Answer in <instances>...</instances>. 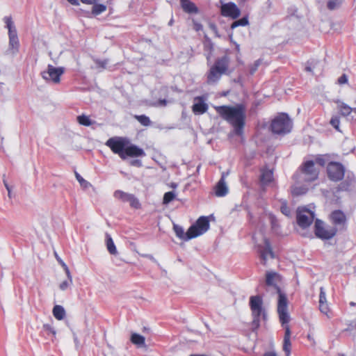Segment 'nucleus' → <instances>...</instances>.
<instances>
[{
	"label": "nucleus",
	"mask_w": 356,
	"mask_h": 356,
	"mask_svg": "<svg viewBox=\"0 0 356 356\" xmlns=\"http://www.w3.org/2000/svg\"><path fill=\"white\" fill-rule=\"evenodd\" d=\"M343 0H327V8L330 10L339 8Z\"/></svg>",
	"instance_id": "c756f323"
},
{
	"label": "nucleus",
	"mask_w": 356,
	"mask_h": 356,
	"mask_svg": "<svg viewBox=\"0 0 356 356\" xmlns=\"http://www.w3.org/2000/svg\"><path fill=\"white\" fill-rule=\"evenodd\" d=\"M280 280V276L277 273L274 272H268L266 275V284L268 286H276L277 283Z\"/></svg>",
	"instance_id": "5701e85b"
},
{
	"label": "nucleus",
	"mask_w": 356,
	"mask_h": 356,
	"mask_svg": "<svg viewBox=\"0 0 356 356\" xmlns=\"http://www.w3.org/2000/svg\"><path fill=\"white\" fill-rule=\"evenodd\" d=\"M106 245L108 252L111 254L116 255L118 254L117 248L110 234H106Z\"/></svg>",
	"instance_id": "a878e982"
},
{
	"label": "nucleus",
	"mask_w": 356,
	"mask_h": 356,
	"mask_svg": "<svg viewBox=\"0 0 356 356\" xmlns=\"http://www.w3.org/2000/svg\"><path fill=\"white\" fill-rule=\"evenodd\" d=\"M273 179V172L270 170L263 169L261 174V182L262 185L266 186Z\"/></svg>",
	"instance_id": "4be33fe9"
},
{
	"label": "nucleus",
	"mask_w": 356,
	"mask_h": 356,
	"mask_svg": "<svg viewBox=\"0 0 356 356\" xmlns=\"http://www.w3.org/2000/svg\"><path fill=\"white\" fill-rule=\"evenodd\" d=\"M128 202L129 203L130 206L134 209H139L140 207L139 200L132 194L131 195Z\"/></svg>",
	"instance_id": "4c0bfd02"
},
{
	"label": "nucleus",
	"mask_w": 356,
	"mask_h": 356,
	"mask_svg": "<svg viewBox=\"0 0 356 356\" xmlns=\"http://www.w3.org/2000/svg\"><path fill=\"white\" fill-rule=\"evenodd\" d=\"M63 267L66 273V275H67V280H65V281H63L60 284H59V288L61 291H65L67 290L68 288H70L72 284V275H71V273H70V271L68 268V267L67 266V265L65 264H63Z\"/></svg>",
	"instance_id": "412c9836"
},
{
	"label": "nucleus",
	"mask_w": 356,
	"mask_h": 356,
	"mask_svg": "<svg viewBox=\"0 0 356 356\" xmlns=\"http://www.w3.org/2000/svg\"><path fill=\"white\" fill-rule=\"evenodd\" d=\"M181 6L183 10L188 13H197V9L195 4L189 0H180Z\"/></svg>",
	"instance_id": "393cba45"
},
{
	"label": "nucleus",
	"mask_w": 356,
	"mask_h": 356,
	"mask_svg": "<svg viewBox=\"0 0 356 356\" xmlns=\"http://www.w3.org/2000/svg\"><path fill=\"white\" fill-rule=\"evenodd\" d=\"M352 113H354L356 114V108H353Z\"/></svg>",
	"instance_id": "052dcab7"
},
{
	"label": "nucleus",
	"mask_w": 356,
	"mask_h": 356,
	"mask_svg": "<svg viewBox=\"0 0 356 356\" xmlns=\"http://www.w3.org/2000/svg\"><path fill=\"white\" fill-rule=\"evenodd\" d=\"M308 338H309V339H312V337H310V335H308Z\"/></svg>",
	"instance_id": "69168bd1"
},
{
	"label": "nucleus",
	"mask_w": 356,
	"mask_h": 356,
	"mask_svg": "<svg viewBox=\"0 0 356 356\" xmlns=\"http://www.w3.org/2000/svg\"><path fill=\"white\" fill-rule=\"evenodd\" d=\"M229 192L228 186L225 181V175L223 173L220 179L214 187V193L217 197H224Z\"/></svg>",
	"instance_id": "a211bd4d"
},
{
	"label": "nucleus",
	"mask_w": 356,
	"mask_h": 356,
	"mask_svg": "<svg viewBox=\"0 0 356 356\" xmlns=\"http://www.w3.org/2000/svg\"><path fill=\"white\" fill-rule=\"evenodd\" d=\"M143 256L146 258H148L149 259H150L153 261H156V259H154V257L151 254H143Z\"/></svg>",
	"instance_id": "5fc2aeb1"
},
{
	"label": "nucleus",
	"mask_w": 356,
	"mask_h": 356,
	"mask_svg": "<svg viewBox=\"0 0 356 356\" xmlns=\"http://www.w3.org/2000/svg\"><path fill=\"white\" fill-rule=\"evenodd\" d=\"M52 313L54 316L58 321L63 320L65 316V310L61 305H56L54 307Z\"/></svg>",
	"instance_id": "bb28decb"
},
{
	"label": "nucleus",
	"mask_w": 356,
	"mask_h": 356,
	"mask_svg": "<svg viewBox=\"0 0 356 356\" xmlns=\"http://www.w3.org/2000/svg\"><path fill=\"white\" fill-rule=\"evenodd\" d=\"M319 309L321 312L325 314L328 318L332 316L328 303L319 304Z\"/></svg>",
	"instance_id": "7c9ffc66"
},
{
	"label": "nucleus",
	"mask_w": 356,
	"mask_h": 356,
	"mask_svg": "<svg viewBox=\"0 0 356 356\" xmlns=\"http://www.w3.org/2000/svg\"><path fill=\"white\" fill-rule=\"evenodd\" d=\"M76 177L78 181L80 183V184L83 186L84 188H88L90 184L85 180L81 175H79L78 173H76Z\"/></svg>",
	"instance_id": "37998d69"
},
{
	"label": "nucleus",
	"mask_w": 356,
	"mask_h": 356,
	"mask_svg": "<svg viewBox=\"0 0 356 356\" xmlns=\"http://www.w3.org/2000/svg\"><path fill=\"white\" fill-rule=\"evenodd\" d=\"M258 251L264 264L269 258H274V253L270 247V243L266 238H264L263 243L257 245Z\"/></svg>",
	"instance_id": "4468645a"
},
{
	"label": "nucleus",
	"mask_w": 356,
	"mask_h": 356,
	"mask_svg": "<svg viewBox=\"0 0 356 356\" xmlns=\"http://www.w3.org/2000/svg\"><path fill=\"white\" fill-rule=\"evenodd\" d=\"M281 211L282 213L286 216H290V209H289V207L286 205V204H283L281 207Z\"/></svg>",
	"instance_id": "49530a36"
},
{
	"label": "nucleus",
	"mask_w": 356,
	"mask_h": 356,
	"mask_svg": "<svg viewBox=\"0 0 356 356\" xmlns=\"http://www.w3.org/2000/svg\"><path fill=\"white\" fill-rule=\"evenodd\" d=\"M158 105L159 106H165L166 105V100L165 99L159 100V102H158Z\"/></svg>",
	"instance_id": "6e6d98bb"
},
{
	"label": "nucleus",
	"mask_w": 356,
	"mask_h": 356,
	"mask_svg": "<svg viewBox=\"0 0 356 356\" xmlns=\"http://www.w3.org/2000/svg\"><path fill=\"white\" fill-rule=\"evenodd\" d=\"M279 298L277 302V313L279 314L280 321L282 325L289 323L290 316L288 313V301L286 296L280 292L277 289Z\"/></svg>",
	"instance_id": "1a4fd4ad"
},
{
	"label": "nucleus",
	"mask_w": 356,
	"mask_h": 356,
	"mask_svg": "<svg viewBox=\"0 0 356 356\" xmlns=\"http://www.w3.org/2000/svg\"><path fill=\"white\" fill-rule=\"evenodd\" d=\"M248 24V18L247 17H243V18H241L240 19H238V20L234 22L231 24V29H234L236 27H238L239 26H246Z\"/></svg>",
	"instance_id": "72a5a7b5"
},
{
	"label": "nucleus",
	"mask_w": 356,
	"mask_h": 356,
	"mask_svg": "<svg viewBox=\"0 0 356 356\" xmlns=\"http://www.w3.org/2000/svg\"><path fill=\"white\" fill-rule=\"evenodd\" d=\"M330 123L337 131H340L339 130L340 120H339V116H337V115L332 116L331 120H330Z\"/></svg>",
	"instance_id": "a19ab883"
},
{
	"label": "nucleus",
	"mask_w": 356,
	"mask_h": 356,
	"mask_svg": "<svg viewBox=\"0 0 356 356\" xmlns=\"http://www.w3.org/2000/svg\"><path fill=\"white\" fill-rule=\"evenodd\" d=\"M60 264L63 266V264H65L62 260H58Z\"/></svg>",
	"instance_id": "680f3d73"
},
{
	"label": "nucleus",
	"mask_w": 356,
	"mask_h": 356,
	"mask_svg": "<svg viewBox=\"0 0 356 356\" xmlns=\"http://www.w3.org/2000/svg\"><path fill=\"white\" fill-rule=\"evenodd\" d=\"M347 81H348V78L346 74H343L338 79V82L339 84L346 83H347Z\"/></svg>",
	"instance_id": "09e8293b"
},
{
	"label": "nucleus",
	"mask_w": 356,
	"mask_h": 356,
	"mask_svg": "<svg viewBox=\"0 0 356 356\" xmlns=\"http://www.w3.org/2000/svg\"><path fill=\"white\" fill-rule=\"evenodd\" d=\"M209 229V221L207 217L201 216L196 222L191 225L186 232L183 227L174 225L173 229L176 236L184 241H188L204 234Z\"/></svg>",
	"instance_id": "f03ea898"
},
{
	"label": "nucleus",
	"mask_w": 356,
	"mask_h": 356,
	"mask_svg": "<svg viewBox=\"0 0 356 356\" xmlns=\"http://www.w3.org/2000/svg\"><path fill=\"white\" fill-rule=\"evenodd\" d=\"M106 10V6L103 4H95L92 7V13L98 15Z\"/></svg>",
	"instance_id": "2f4dec72"
},
{
	"label": "nucleus",
	"mask_w": 356,
	"mask_h": 356,
	"mask_svg": "<svg viewBox=\"0 0 356 356\" xmlns=\"http://www.w3.org/2000/svg\"><path fill=\"white\" fill-rule=\"evenodd\" d=\"M67 1L69 3H70L72 5H74V6H79V0H67Z\"/></svg>",
	"instance_id": "603ef678"
},
{
	"label": "nucleus",
	"mask_w": 356,
	"mask_h": 356,
	"mask_svg": "<svg viewBox=\"0 0 356 356\" xmlns=\"http://www.w3.org/2000/svg\"><path fill=\"white\" fill-rule=\"evenodd\" d=\"M329 160L327 155H319L316 158V163L321 166H324Z\"/></svg>",
	"instance_id": "ea45409f"
},
{
	"label": "nucleus",
	"mask_w": 356,
	"mask_h": 356,
	"mask_svg": "<svg viewBox=\"0 0 356 356\" xmlns=\"http://www.w3.org/2000/svg\"><path fill=\"white\" fill-rule=\"evenodd\" d=\"M124 153H125V159L127 156L137 157V156H144L145 155V153L143 149H141L134 145H129V144L126 145Z\"/></svg>",
	"instance_id": "6ab92c4d"
},
{
	"label": "nucleus",
	"mask_w": 356,
	"mask_h": 356,
	"mask_svg": "<svg viewBox=\"0 0 356 356\" xmlns=\"http://www.w3.org/2000/svg\"><path fill=\"white\" fill-rule=\"evenodd\" d=\"M307 191L306 188H298L296 186H294L292 189V193L294 195H299L305 193Z\"/></svg>",
	"instance_id": "c03bdc74"
},
{
	"label": "nucleus",
	"mask_w": 356,
	"mask_h": 356,
	"mask_svg": "<svg viewBox=\"0 0 356 356\" xmlns=\"http://www.w3.org/2000/svg\"><path fill=\"white\" fill-rule=\"evenodd\" d=\"M264 356H277L276 353L273 351L266 353Z\"/></svg>",
	"instance_id": "864d4df0"
},
{
	"label": "nucleus",
	"mask_w": 356,
	"mask_h": 356,
	"mask_svg": "<svg viewBox=\"0 0 356 356\" xmlns=\"http://www.w3.org/2000/svg\"><path fill=\"white\" fill-rule=\"evenodd\" d=\"M135 118L143 126H149L151 124V121L149 117L141 115H135Z\"/></svg>",
	"instance_id": "f704fd0d"
},
{
	"label": "nucleus",
	"mask_w": 356,
	"mask_h": 356,
	"mask_svg": "<svg viewBox=\"0 0 356 356\" xmlns=\"http://www.w3.org/2000/svg\"><path fill=\"white\" fill-rule=\"evenodd\" d=\"M131 195V194L125 193L121 190H117L113 193V196L115 198L123 202H128Z\"/></svg>",
	"instance_id": "c85d7f7f"
},
{
	"label": "nucleus",
	"mask_w": 356,
	"mask_h": 356,
	"mask_svg": "<svg viewBox=\"0 0 356 356\" xmlns=\"http://www.w3.org/2000/svg\"><path fill=\"white\" fill-rule=\"evenodd\" d=\"M131 164L132 165L140 166L141 165V161H139V160H134V161H131Z\"/></svg>",
	"instance_id": "8fccbe9b"
},
{
	"label": "nucleus",
	"mask_w": 356,
	"mask_h": 356,
	"mask_svg": "<svg viewBox=\"0 0 356 356\" xmlns=\"http://www.w3.org/2000/svg\"><path fill=\"white\" fill-rule=\"evenodd\" d=\"M175 193L172 191L165 193L163 196V204H167L170 203L175 199Z\"/></svg>",
	"instance_id": "58836bf2"
},
{
	"label": "nucleus",
	"mask_w": 356,
	"mask_h": 356,
	"mask_svg": "<svg viewBox=\"0 0 356 356\" xmlns=\"http://www.w3.org/2000/svg\"><path fill=\"white\" fill-rule=\"evenodd\" d=\"M266 218L268 220L270 223L271 224L272 229L277 232L278 225L277 223L276 218L270 213L266 214Z\"/></svg>",
	"instance_id": "473e14b6"
},
{
	"label": "nucleus",
	"mask_w": 356,
	"mask_h": 356,
	"mask_svg": "<svg viewBox=\"0 0 356 356\" xmlns=\"http://www.w3.org/2000/svg\"><path fill=\"white\" fill-rule=\"evenodd\" d=\"M319 304L327 303L326 293L323 287L320 288Z\"/></svg>",
	"instance_id": "79ce46f5"
},
{
	"label": "nucleus",
	"mask_w": 356,
	"mask_h": 356,
	"mask_svg": "<svg viewBox=\"0 0 356 356\" xmlns=\"http://www.w3.org/2000/svg\"><path fill=\"white\" fill-rule=\"evenodd\" d=\"M341 356H343V355H341Z\"/></svg>",
	"instance_id": "338daca9"
},
{
	"label": "nucleus",
	"mask_w": 356,
	"mask_h": 356,
	"mask_svg": "<svg viewBox=\"0 0 356 356\" xmlns=\"http://www.w3.org/2000/svg\"><path fill=\"white\" fill-rule=\"evenodd\" d=\"M77 121L80 124L84 125V126H90L92 122L89 117L82 115L77 117Z\"/></svg>",
	"instance_id": "e433bc0d"
},
{
	"label": "nucleus",
	"mask_w": 356,
	"mask_h": 356,
	"mask_svg": "<svg viewBox=\"0 0 356 356\" xmlns=\"http://www.w3.org/2000/svg\"><path fill=\"white\" fill-rule=\"evenodd\" d=\"M250 307L253 317L252 325L258 327L261 318L266 319V312L263 307L262 298L259 296L250 298Z\"/></svg>",
	"instance_id": "39448f33"
},
{
	"label": "nucleus",
	"mask_w": 356,
	"mask_h": 356,
	"mask_svg": "<svg viewBox=\"0 0 356 356\" xmlns=\"http://www.w3.org/2000/svg\"><path fill=\"white\" fill-rule=\"evenodd\" d=\"M306 70H307V71H309V72H311V71H312V68H311V67H306Z\"/></svg>",
	"instance_id": "bf43d9fd"
},
{
	"label": "nucleus",
	"mask_w": 356,
	"mask_h": 356,
	"mask_svg": "<svg viewBox=\"0 0 356 356\" xmlns=\"http://www.w3.org/2000/svg\"><path fill=\"white\" fill-rule=\"evenodd\" d=\"M336 103L337 104V109L339 110L341 115L348 116L352 113L353 108L350 107L346 104L339 100L336 101Z\"/></svg>",
	"instance_id": "b1692460"
},
{
	"label": "nucleus",
	"mask_w": 356,
	"mask_h": 356,
	"mask_svg": "<svg viewBox=\"0 0 356 356\" xmlns=\"http://www.w3.org/2000/svg\"><path fill=\"white\" fill-rule=\"evenodd\" d=\"M270 128L275 134H286L291 131L292 122L286 114L282 113L272 121Z\"/></svg>",
	"instance_id": "0eeeda50"
},
{
	"label": "nucleus",
	"mask_w": 356,
	"mask_h": 356,
	"mask_svg": "<svg viewBox=\"0 0 356 356\" xmlns=\"http://www.w3.org/2000/svg\"><path fill=\"white\" fill-rule=\"evenodd\" d=\"M6 27L8 30L9 47L8 51L12 55L16 54L19 51V41L17 36V29L12 20V17L6 16L3 18Z\"/></svg>",
	"instance_id": "423d86ee"
},
{
	"label": "nucleus",
	"mask_w": 356,
	"mask_h": 356,
	"mask_svg": "<svg viewBox=\"0 0 356 356\" xmlns=\"http://www.w3.org/2000/svg\"><path fill=\"white\" fill-rule=\"evenodd\" d=\"M315 218L314 212L305 208H298L297 211V222L302 228H307L312 225Z\"/></svg>",
	"instance_id": "9d476101"
},
{
	"label": "nucleus",
	"mask_w": 356,
	"mask_h": 356,
	"mask_svg": "<svg viewBox=\"0 0 356 356\" xmlns=\"http://www.w3.org/2000/svg\"><path fill=\"white\" fill-rule=\"evenodd\" d=\"M129 143V140L124 138H111L106 141V145L122 159H125L124 151L126 145Z\"/></svg>",
	"instance_id": "6e6552de"
},
{
	"label": "nucleus",
	"mask_w": 356,
	"mask_h": 356,
	"mask_svg": "<svg viewBox=\"0 0 356 356\" xmlns=\"http://www.w3.org/2000/svg\"><path fill=\"white\" fill-rule=\"evenodd\" d=\"M337 233V228L325 226L324 223L316 219L315 222V234L317 237L322 239H330Z\"/></svg>",
	"instance_id": "9b49d317"
},
{
	"label": "nucleus",
	"mask_w": 356,
	"mask_h": 356,
	"mask_svg": "<svg viewBox=\"0 0 356 356\" xmlns=\"http://www.w3.org/2000/svg\"><path fill=\"white\" fill-rule=\"evenodd\" d=\"M308 338H309V339H312V337H310V335H308Z\"/></svg>",
	"instance_id": "0e129e2a"
},
{
	"label": "nucleus",
	"mask_w": 356,
	"mask_h": 356,
	"mask_svg": "<svg viewBox=\"0 0 356 356\" xmlns=\"http://www.w3.org/2000/svg\"><path fill=\"white\" fill-rule=\"evenodd\" d=\"M145 337L142 335L136 333L131 334V341L138 347H144L145 346Z\"/></svg>",
	"instance_id": "cd10ccee"
},
{
	"label": "nucleus",
	"mask_w": 356,
	"mask_h": 356,
	"mask_svg": "<svg viewBox=\"0 0 356 356\" xmlns=\"http://www.w3.org/2000/svg\"><path fill=\"white\" fill-rule=\"evenodd\" d=\"M327 174L332 181H339L344 176V168L339 163H330L327 166Z\"/></svg>",
	"instance_id": "ddd939ff"
},
{
	"label": "nucleus",
	"mask_w": 356,
	"mask_h": 356,
	"mask_svg": "<svg viewBox=\"0 0 356 356\" xmlns=\"http://www.w3.org/2000/svg\"><path fill=\"white\" fill-rule=\"evenodd\" d=\"M217 113L232 125L236 134L241 135L245 124V110L242 105L215 106Z\"/></svg>",
	"instance_id": "f257e3e1"
},
{
	"label": "nucleus",
	"mask_w": 356,
	"mask_h": 356,
	"mask_svg": "<svg viewBox=\"0 0 356 356\" xmlns=\"http://www.w3.org/2000/svg\"><path fill=\"white\" fill-rule=\"evenodd\" d=\"M63 72V67H56L51 65H49L47 70L43 71L41 73V75L42 78L47 81H51L54 83H58L60 81V77Z\"/></svg>",
	"instance_id": "f8f14e48"
},
{
	"label": "nucleus",
	"mask_w": 356,
	"mask_h": 356,
	"mask_svg": "<svg viewBox=\"0 0 356 356\" xmlns=\"http://www.w3.org/2000/svg\"><path fill=\"white\" fill-rule=\"evenodd\" d=\"M81 1L86 4H93L95 0H81Z\"/></svg>",
	"instance_id": "3c124183"
},
{
	"label": "nucleus",
	"mask_w": 356,
	"mask_h": 356,
	"mask_svg": "<svg viewBox=\"0 0 356 356\" xmlns=\"http://www.w3.org/2000/svg\"><path fill=\"white\" fill-rule=\"evenodd\" d=\"M195 26H196V30L198 31L200 29L202 26L200 24H196Z\"/></svg>",
	"instance_id": "13d9d810"
},
{
	"label": "nucleus",
	"mask_w": 356,
	"mask_h": 356,
	"mask_svg": "<svg viewBox=\"0 0 356 356\" xmlns=\"http://www.w3.org/2000/svg\"><path fill=\"white\" fill-rule=\"evenodd\" d=\"M228 67V59L222 57L218 59L214 65L211 67L207 74V81L209 84L216 83L221 76L225 73Z\"/></svg>",
	"instance_id": "20e7f679"
},
{
	"label": "nucleus",
	"mask_w": 356,
	"mask_h": 356,
	"mask_svg": "<svg viewBox=\"0 0 356 356\" xmlns=\"http://www.w3.org/2000/svg\"><path fill=\"white\" fill-rule=\"evenodd\" d=\"M285 334L284 337L283 350L285 352L286 356H289L291 353V343L290 341L291 330L289 325L284 327Z\"/></svg>",
	"instance_id": "aec40b11"
},
{
	"label": "nucleus",
	"mask_w": 356,
	"mask_h": 356,
	"mask_svg": "<svg viewBox=\"0 0 356 356\" xmlns=\"http://www.w3.org/2000/svg\"><path fill=\"white\" fill-rule=\"evenodd\" d=\"M260 63H261L260 60H257L255 61V63H254V65L250 69L251 74H253L257 71L258 67L260 65Z\"/></svg>",
	"instance_id": "de8ad7c7"
},
{
	"label": "nucleus",
	"mask_w": 356,
	"mask_h": 356,
	"mask_svg": "<svg viewBox=\"0 0 356 356\" xmlns=\"http://www.w3.org/2000/svg\"><path fill=\"white\" fill-rule=\"evenodd\" d=\"M207 109L208 105L202 97H197L194 99L192 110L195 115H202L207 112Z\"/></svg>",
	"instance_id": "f3484780"
},
{
	"label": "nucleus",
	"mask_w": 356,
	"mask_h": 356,
	"mask_svg": "<svg viewBox=\"0 0 356 356\" xmlns=\"http://www.w3.org/2000/svg\"><path fill=\"white\" fill-rule=\"evenodd\" d=\"M253 238H254V241H256V240H257V236L254 235V236H253Z\"/></svg>",
	"instance_id": "e2e57ef3"
},
{
	"label": "nucleus",
	"mask_w": 356,
	"mask_h": 356,
	"mask_svg": "<svg viewBox=\"0 0 356 356\" xmlns=\"http://www.w3.org/2000/svg\"><path fill=\"white\" fill-rule=\"evenodd\" d=\"M221 14L225 17L236 19L240 16L241 10L234 3L229 2L221 5Z\"/></svg>",
	"instance_id": "2eb2a0df"
},
{
	"label": "nucleus",
	"mask_w": 356,
	"mask_h": 356,
	"mask_svg": "<svg viewBox=\"0 0 356 356\" xmlns=\"http://www.w3.org/2000/svg\"><path fill=\"white\" fill-rule=\"evenodd\" d=\"M330 218L332 224L336 227H343L346 222V217L343 212L340 210L332 211L330 216Z\"/></svg>",
	"instance_id": "dca6fc26"
},
{
	"label": "nucleus",
	"mask_w": 356,
	"mask_h": 356,
	"mask_svg": "<svg viewBox=\"0 0 356 356\" xmlns=\"http://www.w3.org/2000/svg\"><path fill=\"white\" fill-rule=\"evenodd\" d=\"M42 331L47 335L52 334L55 337L56 334L55 329L50 324H44L42 326Z\"/></svg>",
	"instance_id": "c9c22d12"
},
{
	"label": "nucleus",
	"mask_w": 356,
	"mask_h": 356,
	"mask_svg": "<svg viewBox=\"0 0 356 356\" xmlns=\"http://www.w3.org/2000/svg\"><path fill=\"white\" fill-rule=\"evenodd\" d=\"M3 182H4L5 186L8 192V195H10V187H9L8 184L5 181Z\"/></svg>",
	"instance_id": "4d7b16f0"
},
{
	"label": "nucleus",
	"mask_w": 356,
	"mask_h": 356,
	"mask_svg": "<svg viewBox=\"0 0 356 356\" xmlns=\"http://www.w3.org/2000/svg\"><path fill=\"white\" fill-rule=\"evenodd\" d=\"M318 172L319 170L314 166V162L307 161L303 163L300 172L294 175V179L298 183L310 182L317 179Z\"/></svg>",
	"instance_id": "7ed1b4c3"
},
{
	"label": "nucleus",
	"mask_w": 356,
	"mask_h": 356,
	"mask_svg": "<svg viewBox=\"0 0 356 356\" xmlns=\"http://www.w3.org/2000/svg\"><path fill=\"white\" fill-rule=\"evenodd\" d=\"M95 62L97 65V67H101V68H105L106 65L108 64L107 60H101L97 59L95 60Z\"/></svg>",
	"instance_id": "a18cd8bd"
}]
</instances>
